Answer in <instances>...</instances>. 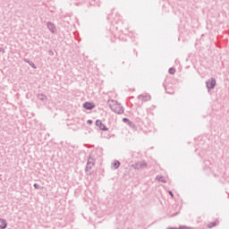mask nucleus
I'll return each instance as SVG.
<instances>
[{
	"label": "nucleus",
	"mask_w": 229,
	"mask_h": 229,
	"mask_svg": "<svg viewBox=\"0 0 229 229\" xmlns=\"http://www.w3.org/2000/svg\"><path fill=\"white\" fill-rule=\"evenodd\" d=\"M108 105L111 108V110L113 112H114V114H123L124 113V108H123V106H121V104H118L117 101L115 100H108Z\"/></svg>",
	"instance_id": "1"
},
{
	"label": "nucleus",
	"mask_w": 229,
	"mask_h": 229,
	"mask_svg": "<svg viewBox=\"0 0 229 229\" xmlns=\"http://www.w3.org/2000/svg\"><path fill=\"white\" fill-rule=\"evenodd\" d=\"M131 167H133V169H137V170L145 169V167H148V164L146 163V161H139V162L131 165Z\"/></svg>",
	"instance_id": "2"
},
{
	"label": "nucleus",
	"mask_w": 229,
	"mask_h": 229,
	"mask_svg": "<svg viewBox=\"0 0 229 229\" xmlns=\"http://www.w3.org/2000/svg\"><path fill=\"white\" fill-rule=\"evenodd\" d=\"M206 87L208 90H211L216 87V80L214 78H210L208 81H206Z\"/></svg>",
	"instance_id": "3"
},
{
	"label": "nucleus",
	"mask_w": 229,
	"mask_h": 229,
	"mask_svg": "<svg viewBox=\"0 0 229 229\" xmlns=\"http://www.w3.org/2000/svg\"><path fill=\"white\" fill-rule=\"evenodd\" d=\"M47 30H49V31H51L54 35L56 34V26L55 25V23L48 21L47 22Z\"/></svg>",
	"instance_id": "4"
},
{
	"label": "nucleus",
	"mask_w": 229,
	"mask_h": 229,
	"mask_svg": "<svg viewBox=\"0 0 229 229\" xmlns=\"http://www.w3.org/2000/svg\"><path fill=\"white\" fill-rule=\"evenodd\" d=\"M92 167H94V159L91 158V157H89V158L88 159L85 171H86V172H89V171H90V169H92Z\"/></svg>",
	"instance_id": "5"
},
{
	"label": "nucleus",
	"mask_w": 229,
	"mask_h": 229,
	"mask_svg": "<svg viewBox=\"0 0 229 229\" xmlns=\"http://www.w3.org/2000/svg\"><path fill=\"white\" fill-rule=\"evenodd\" d=\"M96 126H98L103 131H108V128H106V126L104 125V123H103V122H101V120L96 121Z\"/></svg>",
	"instance_id": "6"
},
{
	"label": "nucleus",
	"mask_w": 229,
	"mask_h": 229,
	"mask_svg": "<svg viewBox=\"0 0 229 229\" xmlns=\"http://www.w3.org/2000/svg\"><path fill=\"white\" fill-rule=\"evenodd\" d=\"M95 105L94 103L91 102H85L83 104V108H85L86 110H92V108H95Z\"/></svg>",
	"instance_id": "7"
},
{
	"label": "nucleus",
	"mask_w": 229,
	"mask_h": 229,
	"mask_svg": "<svg viewBox=\"0 0 229 229\" xmlns=\"http://www.w3.org/2000/svg\"><path fill=\"white\" fill-rule=\"evenodd\" d=\"M138 99H141L142 101H149L151 99V96L148 94L146 95H139Z\"/></svg>",
	"instance_id": "8"
},
{
	"label": "nucleus",
	"mask_w": 229,
	"mask_h": 229,
	"mask_svg": "<svg viewBox=\"0 0 229 229\" xmlns=\"http://www.w3.org/2000/svg\"><path fill=\"white\" fill-rule=\"evenodd\" d=\"M38 99H39V101H42L43 103L47 102V97L42 93L38 94Z\"/></svg>",
	"instance_id": "9"
},
{
	"label": "nucleus",
	"mask_w": 229,
	"mask_h": 229,
	"mask_svg": "<svg viewBox=\"0 0 229 229\" xmlns=\"http://www.w3.org/2000/svg\"><path fill=\"white\" fill-rule=\"evenodd\" d=\"M6 226H8V223L4 219L0 218V229H6Z\"/></svg>",
	"instance_id": "10"
},
{
	"label": "nucleus",
	"mask_w": 229,
	"mask_h": 229,
	"mask_svg": "<svg viewBox=\"0 0 229 229\" xmlns=\"http://www.w3.org/2000/svg\"><path fill=\"white\" fill-rule=\"evenodd\" d=\"M156 180L162 182V183H166L165 177L162 175H157Z\"/></svg>",
	"instance_id": "11"
},
{
	"label": "nucleus",
	"mask_w": 229,
	"mask_h": 229,
	"mask_svg": "<svg viewBox=\"0 0 229 229\" xmlns=\"http://www.w3.org/2000/svg\"><path fill=\"white\" fill-rule=\"evenodd\" d=\"M24 62L26 64H29V65H30V67H32V69H37V66H35V64L32 61H30V59H24Z\"/></svg>",
	"instance_id": "12"
},
{
	"label": "nucleus",
	"mask_w": 229,
	"mask_h": 229,
	"mask_svg": "<svg viewBox=\"0 0 229 229\" xmlns=\"http://www.w3.org/2000/svg\"><path fill=\"white\" fill-rule=\"evenodd\" d=\"M167 229H194V228L189 227L187 225H180L179 228H176V227H167Z\"/></svg>",
	"instance_id": "13"
},
{
	"label": "nucleus",
	"mask_w": 229,
	"mask_h": 229,
	"mask_svg": "<svg viewBox=\"0 0 229 229\" xmlns=\"http://www.w3.org/2000/svg\"><path fill=\"white\" fill-rule=\"evenodd\" d=\"M114 169H119V165H121V162L119 161H114L113 164H112Z\"/></svg>",
	"instance_id": "14"
},
{
	"label": "nucleus",
	"mask_w": 229,
	"mask_h": 229,
	"mask_svg": "<svg viewBox=\"0 0 229 229\" xmlns=\"http://www.w3.org/2000/svg\"><path fill=\"white\" fill-rule=\"evenodd\" d=\"M217 224L216 222H211L208 224V228H214V226H216Z\"/></svg>",
	"instance_id": "15"
},
{
	"label": "nucleus",
	"mask_w": 229,
	"mask_h": 229,
	"mask_svg": "<svg viewBox=\"0 0 229 229\" xmlns=\"http://www.w3.org/2000/svg\"><path fill=\"white\" fill-rule=\"evenodd\" d=\"M168 72H169V74H174V73L176 72V69H174V68H170V69L168 70Z\"/></svg>",
	"instance_id": "16"
},
{
	"label": "nucleus",
	"mask_w": 229,
	"mask_h": 229,
	"mask_svg": "<svg viewBox=\"0 0 229 229\" xmlns=\"http://www.w3.org/2000/svg\"><path fill=\"white\" fill-rule=\"evenodd\" d=\"M128 126H130L131 128H135V123H133V122L130 121L128 123Z\"/></svg>",
	"instance_id": "17"
},
{
	"label": "nucleus",
	"mask_w": 229,
	"mask_h": 229,
	"mask_svg": "<svg viewBox=\"0 0 229 229\" xmlns=\"http://www.w3.org/2000/svg\"><path fill=\"white\" fill-rule=\"evenodd\" d=\"M33 187H34V189H36L37 191L40 190V186L38 185V183H34Z\"/></svg>",
	"instance_id": "18"
},
{
	"label": "nucleus",
	"mask_w": 229,
	"mask_h": 229,
	"mask_svg": "<svg viewBox=\"0 0 229 229\" xmlns=\"http://www.w3.org/2000/svg\"><path fill=\"white\" fill-rule=\"evenodd\" d=\"M123 123H126L127 124L130 123V119H128V118H123Z\"/></svg>",
	"instance_id": "19"
},
{
	"label": "nucleus",
	"mask_w": 229,
	"mask_h": 229,
	"mask_svg": "<svg viewBox=\"0 0 229 229\" xmlns=\"http://www.w3.org/2000/svg\"><path fill=\"white\" fill-rule=\"evenodd\" d=\"M0 53L4 54V48H3V47H0Z\"/></svg>",
	"instance_id": "20"
},
{
	"label": "nucleus",
	"mask_w": 229,
	"mask_h": 229,
	"mask_svg": "<svg viewBox=\"0 0 229 229\" xmlns=\"http://www.w3.org/2000/svg\"><path fill=\"white\" fill-rule=\"evenodd\" d=\"M168 193L170 194V196L172 197V198H174V195L173 194V191H168Z\"/></svg>",
	"instance_id": "21"
},
{
	"label": "nucleus",
	"mask_w": 229,
	"mask_h": 229,
	"mask_svg": "<svg viewBox=\"0 0 229 229\" xmlns=\"http://www.w3.org/2000/svg\"><path fill=\"white\" fill-rule=\"evenodd\" d=\"M87 123H88V124H92V120H88V121H87Z\"/></svg>",
	"instance_id": "22"
}]
</instances>
